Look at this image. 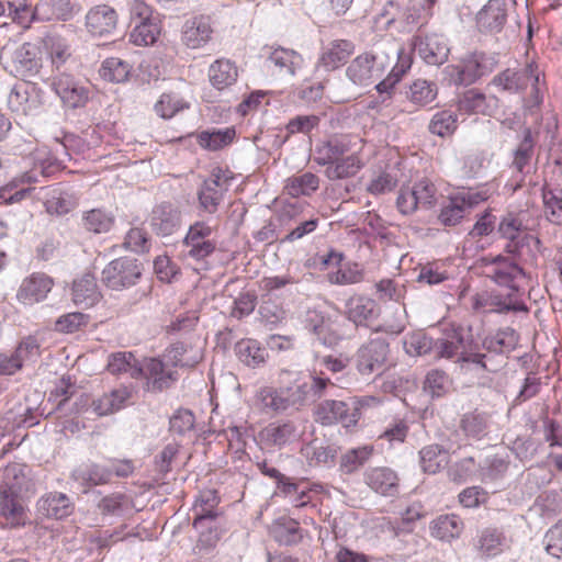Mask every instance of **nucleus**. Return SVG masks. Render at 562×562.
Instances as JSON below:
<instances>
[{
	"label": "nucleus",
	"instance_id": "37",
	"mask_svg": "<svg viewBox=\"0 0 562 562\" xmlns=\"http://www.w3.org/2000/svg\"><path fill=\"white\" fill-rule=\"evenodd\" d=\"M207 76L215 89L224 90L236 82L238 68L234 61L221 58L211 64Z\"/></svg>",
	"mask_w": 562,
	"mask_h": 562
},
{
	"label": "nucleus",
	"instance_id": "15",
	"mask_svg": "<svg viewBox=\"0 0 562 562\" xmlns=\"http://www.w3.org/2000/svg\"><path fill=\"white\" fill-rule=\"evenodd\" d=\"M315 415L316 420L323 425L341 423L344 426L349 427L356 425L359 419V414L351 412L349 403L334 400L322 402L317 406Z\"/></svg>",
	"mask_w": 562,
	"mask_h": 562
},
{
	"label": "nucleus",
	"instance_id": "7",
	"mask_svg": "<svg viewBox=\"0 0 562 562\" xmlns=\"http://www.w3.org/2000/svg\"><path fill=\"white\" fill-rule=\"evenodd\" d=\"M389 345L382 338L371 339L357 351L355 362L358 372L363 376L380 374L383 371Z\"/></svg>",
	"mask_w": 562,
	"mask_h": 562
},
{
	"label": "nucleus",
	"instance_id": "22",
	"mask_svg": "<svg viewBox=\"0 0 562 562\" xmlns=\"http://www.w3.org/2000/svg\"><path fill=\"white\" fill-rule=\"evenodd\" d=\"M36 55V48L30 43L18 47L11 56V72L24 80L33 78L41 66Z\"/></svg>",
	"mask_w": 562,
	"mask_h": 562
},
{
	"label": "nucleus",
	"instance_id": "11",
	"mask_svg": "<svg viewBox=\"0 0 562 562\" xmlns=\"http://www.w3.org/2000/svg\"><path fill=\"white\" fill-rule=\"evenodd\" d=\"M212 228L203 222H196L190 226L183 245L184 256L194 260H203L215 250V244L209 239Z\"/></svg>",
	"mask_w": 562,
	"mask_h": 562
},
{
	"label": "nucleus",
	"instance_id": "41",
	"mask_svg": "<svg viewBox=\"0 0 562 562\" xmlns=\"http://www.w3.org/2000/svg\"><path fill=\"white\" fill-rule=\"evenodd\" d=\"M496 105V99L493 97L487 98L485 94L477 90H468L458 102L460 111L470 113L487 114L493 106Z\"/></svg>",
	"mask_w": 562,
	"mask_h": 562
},
{
	"label": "nucleus",
	"instance_id": "54",
	"mask_svg": "<svg viewBox=\"0 0 562 562\" xmlns=\"http://www.w3.org/2000/svg\"><path fill=\"white\" fill-rule=\"evenodd\" d=\"M234 137L235 130L231 127L205 131L199 135V144L206 149L217 150L231 144Z\"/></svg>",
	"mask_w": 562,
	"mask_h": 562
},
{
	"label": "nucleus",
	"instance_id": "36",
	"mask_svg": "<svg viewBox=\"0 0 562 562\" xmlns=\"http://www.w3.org/2000/svg\"><path fill=\"white\" fill-rule=\"evenodd\" d=\"M297 427L292 422L272 423L260 432L261 440L273 447H282L299 438Z\"/></svg>",
	"mask_w": 562,
	"mask_h": 562
},
{
	"label": "nucleus",
	"instance_id": "26",
	"mask_svg": "<svg viewBox=\"0 0 562 562\" xmlns=\"http://www.w3.org/2000/svg\"><path fill=\"white\" fill-rule=\"evenodd\" d=\"M536 165L535 139L530 130H526L524 138L513 153L512 168L525 178L536 170Z\"/></svg>",
	"mask_w": 562,
	"mask_h": 562
},
{
	"label": "nucleus",
	"instance_id": "52",
	"mask_svg": "<svg viewBox=\"0 0 562 562\" xmlns=\"http://www.w3.org/2000/svg\"><path fill=\"white\" fill-rule=\"evenodd\" d=\"M131 72V66L116 57L106 58L99 70L100 76L110 82H124Z\"/></svg>",
	"mask_w": 562,
	"mask_h": 562
},
{
	"label": "nucleus",
	"instance_id": "58",
	"mask_svg": "<svg viewBox=\"0 0 562 562\" xmlns=\"http://www.w3.org/2000/svg\"><path fill=\"white\" fill-rule=\"evenodd\" d=\"M372 448L369 446L347 451L340 461V468L345 473H352L362 467L371 457Z\"/></svg>",
	"mask_w": 562,
	"mask_h": 562
},
{
	"label": "nucleus",
	"instance_id": "34",
	"mask_svg": "<svg viewBox=\"0 0 562 562\" xmlns=\"http://www.w3.org/2000/svg\"><path fill=\"white\" fill-rule=\"evenodd\" d=\"M355 46L346 40H337L329 43L323 50L317 66L325 70H334L342 65L353 53Z\"/></svg>",
	"mask_w": 562,
	"mask_h": 562
},
{
	"label": "nucleus",
	"instance_id": "55",
	"mask_svg": "<svg viewBox=\"0 0 562 562\" xmlns=\"http://www.w3.org/2000/svg\"><path fill=\"white\" fill-rule=\"evenodd\" d=\"M505 542L506 538L503 532L494 528H486L477 540V548L483 554L496 555L502 551Z\"/></svg>",
	"mask_w": 562,
	"mask_h": 562
},
{
	"label": "nucleus",
	"instance_id": "1",
	"mask_svg": "<svg viewBox=\"0 0 562 562\" xmlns=\"http://www.w3.org/2000/svg\"><path fill=\"white\" fill-rule=\"evenodd\" d=\"M409 67V58L402 49H392L391 54L379 50L374 54H361L352 59L346 68V76L353 85L368 87L391 68L387 77L375 86L382 97V102H385L390 99V90Z\"/></svg>",
	"mask_w": 562,
	"mask_h": 562
},
{
	"label": "nucleus",
	"instance_id": "64",
	"mask_svg": "<svg viewBox=\"0 0 562 562\" xmlns=\"http://www.w3.org/2000/svg\"><path fill=\"white\" fill-rule=\"evenodd\" d=\"M186 108L187 102L175 93H164L155 104V111L164 119H170Z\"/></svg>",
	"mask_w": 562,
	"mask_h": 562
},
{
	"label": "nucleus",
	"instance_id": "14",
	"mask_svg": "<svg viewBox=\"0 0 562 562\" xmlns=\"http://www.w3.org/2000/svg\"><path fill=\"white\" fill-rule=\"evenodd\" d=\"M212 19L209 15H194L186 20L181 40L188 48L196 49L206 45L213 34Z\"/></svg>",
	"mask_w": 562,
	"mask_h": 562
},
{
	"label": "nucleus",
	"instance_id": "13",
	"mask_svg": "<svg viewBox=\"0 0 562 562\" xmlns=\"http://www.w3.org/2000/svg\"><path fill=\"white\" fill-rule=\"evenodd\" d=\"M414 50L428 65L439 66L447 61L450 48L442 35H418L414 40Z\"/></svg>",
	"mask_w": 562,
	"mask_h": 562
},
{
	"label": "nucleus",
	"instance_id": "2",
	"mask_svg": "<svg viewBox=\"0 0 562 562\" xmlns=\"http://www.w3.org/2000/svg\"><path fill=\"white\" fill-rule=\"evenodd\" d=\"M26 476L20 465L8 467L4 471L3 484L0 488V527L18 528L29 520L27 509L23 501Z\"/></svg>",
	"mask_w": 562,
	"mask_h": 562
},
{
	"label": "nucleus",
	"instance_id": "44",
	"mask_svg": "<svg viewBox=\"0 0 562 562\" xmlns=\"http://www.w3.org/2000/svg\"><path fill=\"white\" fill-rule=\"evenodd\" d=\"M160 31L158 18L138 21L130 33V41L137 46L153 45L160 35Z\"/></svg>",
	"mask_w": 562,
	"mask_h": 562
},
{
	"label": "nucleus",
	"instance_id": "32",
	"mask_svg": "<svg viewBox=\"0 0 562 562\" xmlns=\"http://www.w3.org/2000/svg\"><path fill=\"white\" fill-rule=\"evenodd\" d=\"M505 4L501 0H490L477 13L476 24L482 32H499L506 21Z\"/></svg>",
	"mask_w": 562,
	"mask_h": 562
},
{
	"label": "nucleus",
	"instance_id": "10",
	"mask_svg": "<svg viewBox=\"0 0 562 562\" xmlns=\"http://www.w3.org/2000/svg\"><path fill=\"white\" fill-rule=\"evenodd\" d=\"M54 285L52 277L44 272H34L22 280L16 291V300L29 306L41 303L46 300Z\"/></svg>",
	"mask_w": 562,
	"mask_h": 562
},
{
	"label": "nucleus",
	"instance_id": "33",
	"mask_svg": "<svg viewBox=\"0 0 562 562\" xmlns=\"http://www.w3.org/2000/svg\"><path fill=\"white\" fill-rule=\"evenodd\" d=\"M142 376L148 381L153 390L161 391L170 386L176 380L173 372L166 368V364L155 358L146 359L140 363Z\"/></svg>",
	"mask_w": 562,
	"mask_h": 562
},
{
	"label": "nucleus",
	"instance_id": "31",
	"mask_svg": "<svg viewBox=\"0 0 562 562\" xmlns=\"http://www.w3.org/2000/svg\"><path fill=\"white\" fill-rule=\"evenodd\" d=\"M71 477L81 486L89 488L97 485H104L112 480V470L106 465L88 462L76 468Z\"/></svg>",
	"mask_w": 562,
	"mask_h": 562
},
{
	"label": "nucleus",
	"instance_id": "46",
	"mask_svg": "<svg viewBox=\"0 0 562 562\" xmlns=\"http://www.w3.org/2000/svg\"><path fill=\"white\" fill-rule=\"evenodd\" d=\"M108 370L113 374L127 373L133 379H140V363L132 352H116L109 357Z\"/></svg>",
	"mask_w": 562,
	"mask_h": 562
},
{
	"label": "nucleus",
	"instance_id": "43",
	"mask_svg": "<svg viewBox=\"0 0 562 562\" xmlns=\"http://www.w3.org/2000/svg\"><path fill=\"white\" fill-rule=\"evenodd\" d=\"M362 168L358 155L351 149L349 154L328 166L325 175L329 180L346 179L353 177Z\"/></svg>",
	"mask_w": 562,
	"mask_h": 562
},
{
	"label": "nucleus",
	"instance_id": "12",
	"mask_svg": "<svg viewBox=\"0 0 562 562\" xmlns=\"http://www.w3.org/2000/svg\"><path fill=\"white\" fill-rule=\"evenodd\" d=\"M485 198L480 193L467 192L451 198L442 205L438 221L445 226H454L470 212V210Z\"/></svg>",
	"mask_w": 562,
	"mask_h": 562
},
{
	"label": "nucleus",
	"instance_id": "4",
	"mask_svg": "<svg viewBox=\"0 0 562 562\" xmlns=\"http://www.w3.org/2000/svg\"><path fill=\"white\" fill-rule=\"evenodd\" d=\"M435 352L439 358L453 359L460 364H473L475 368L488 370L484 362L485 355L477 351V346L468 341L461 331L454 330L435 342Z\"/></svg>",
	"mask_w": 562,
	"mask_h": 562
},
{
	"label": "nucleus",
	"instance_id": "17",
	"mask_svg": "<svg viewBox=\"0 0 562 562\" xmlns=\"http://www.w3.org/2000/svg\"><path fill=\"white\" fill-rule=\"evenodd\" d=\"M379 313L378 303L363 294H355L345 303L346 317L356 326H367L378 318Z\"/></svg>",
	"mask_w": 562,
	"mask_h": 562
},
{
	"label": "nucleus",
	"instance_id": "35",
	"mask_svg": "<svg viewBox=\"0 0 562 562\" xmlns=\"http://www.w3.org/2000/svg\"><path fill=\"white\" fill-rule=\"evenodd\" d=\"M71 294L72 302L82 307H91L101 299L95 278L90 273H85L74 281Z\"/></svg>",
	"mask_w": 562,
	"mask_h": 562
},
{
	"label": "nucleus",
	"instance_id": "24",
	"mask_svg": "<svg viewBox=\"0 0 562 562\" xmlns=\"http://www.w3.org/2000/svg\"><path fill=\"white\" fill-rule=\"evenodd\" d=\"M345 322L338 314L331 316H322L321 319L313 325V333L317 340L327 347H334L339 344L346 336Z\"/></svg>",
	"mask_w": 562,
	"mask_h": 562
},
{
	"label": "nucleus",
	"instance_id": "3",
	"mask_svg": "<svg viewBox=\"0 0 562 562\" xmlns=\"http://www.w3.org/2000/svg\"><path fill=\"white\" fill-rule=\"evenodd\" d=\"M9 15L19 23H23L30 15L42 20H69L80 11L78 0H40L34 10L26 4L7 3Z\"/></svg>",
	"mask_w": 562,
	"mask_h": 562
},
{
	"label": "nucleus",
	"instance_id": "18",
	"mask_svg": "<svg viewBox=\"0 0 562 562\" xmlns=\"http://www.w3.org/2000/svg\"><path fill=\"white\" fill-rule=\"evenodd\" d=\"M149 224L157 235L170 236L181 226V212L171 203L158 204L151 211Z\"/></svg>",
	"mask_w": 562,
	"mask_h": 562
},
{
	"label": "nucleus",
	"instance_id": "42",
	"mask_svg": "<svg viewBox=\"0 0 562 562\" xmlns=\"http://www.w3.org/2000/svg\"><path fill=\"white\" fill-rule=\"evenodd\" d=\"M449 461L447 450L438 445H429L419 451V463L425 473L435 474L443 469Z\"/></svg>",
	"mask_w": 562,
	"mask_h": 562
},
{
	"label": "nucleus",
	"instance_id": "51",
	"mask_svg": "<svg viewBox=\"0 0 562 562\" xmlns=\"http://www.w3.org/2000/svg\"><path fill=\"white\" fill-rule=\"evenodd\" d=\"M517 344V336L512 328L499 329L492 336H487L483 340V348L490 352L504 353L508 352Z\"/></svg>",
	"mask_w": 562,
	"mask_h": 562
},
{
	"label": "nucleus",
	"instance_id": "63",
	"mask_svg": "<svg viewBox=\"0 0 562 562\" xmlns=\"http://www.w3.org/2000/svg\"><path fill=\"white\" fill-rule=\"evenodd\" d=\"M404 348L409 356H422L435 350V342L423 331H416L405 338Z\"/></svg>",
	"mask_w": 562,
	"mask_h": 562
},
{
	"label": "nucleus",
	"instance_id": "21",
	"mask_svg": "<svg viewBox=\"0 0 562 562\" xmlns=\"http://www.w3.org/2000/svg\"><path fill=\"white\" fill-rule=\"evenodd\" d=\"M218 497L215 491H205L201 493L196 501L193 512V527L196 530L212 529L215 519L218 517Z\"/></svg>",
	"mask_w": 562,
	"mask_h": 562
},
{
	"label": "nucleus",
	"instance_id": "16",
	"mask_svg": "<svg viewBox=\"0 0 562 562\" xmlns=\"http://www.w3.org/2000/svg\"><path fill=\"white\" fill-rule=\"evenodd\" d=\"M352 138L348 135L331 137L322 142L315 147L314 161L319 166H330L341 157L346 156L353 149L357 142L352 143Z\"/></svg>",
	"mask_w": 562,
	"mask_h": 562
},
{
	"label": "nucleus",
	"instance_id": "62",
	"mask_svg": "<svg viewBox=\"0 0 562 562\" xmlns=\"http://www.w3.org/2000/svg\"><path fill=\"white\" fill-rule=\"evenodd\" d=\"M450 387L448 374L438 369L430 370L424 382V390L431 396H442Z\"/></svg>",
	"mask_w": 562,
	"mask_h": 562
},
{
	"label": "nucleus",
	"instance_id": "9",
	"mask_svg": "<svg viewBox=\"0 0 562 562\" xmlns=\"http://www.w3.org/2000/svg\"><path fill=\"white\" fill-rule=\"evenodd\" d=\"M52 88L61 102L71 109L81 108L89 100V88L87 85L66 72L53 77Z\"/></svg>",
	"mask_w": 562,
	"mask_h": 562
},
{
	"label": "nucleus",
	"instance_id": "5",
	"mask_svg": "<svg viewBox=\"0 0 562 562\" xmlns=\"http://www.w3.org/2000/svg\"><path fill=\"white\" fill-rule=\"evenodd\" d=\"M495 66L494 58L484 53H469L457 65L451 66V78L456 85L469 86L488 75Z\"/></svg>",
	"mask_w": 562,
	"mask_h": 562
},
{
	"label": "nucleus",
	"instance_id": "61",
	"mask_svg": "<svg viewBox=\"0 0 562 562\" xmlns=\"http://www.w3.org/2000/svg\"><path fill=\"white\" fill-rule=\"evenodd\" d=\"M83 225L93 233H105L113 225V216L103 210L94 209L85 214Z\"/></svg>",
	"mask_w": 562,
	"mask_h": 562
},
{
	"label": "nucleus",
	"instance_id": "53",
	"mask_svg": "<svg viewBox=\"0 0 562 562\" xmlns=\"http://www.w3.org/2000/svg\"><path fill=\"white\" fill-rule=\"evenodd\" d=\"M258 404L267 413H280L288 409L282 389L262 387L257 394Z\"/></svg>",
	"mask_w": 562,
	"mask_h": 562
},
{
	"label": "nucleus",
	"instance_id": "20",
	"mask_svg": "<svg viewBox=\"0 0 562 562\" xmlns=\"http://www.w3.org/2000/svg\"><path fill=\"white\" fill-rule=\"evenodd\" d=\"M8 105L16 114L29 115L40 108L41 101L35 88L24 80L12 88L8 97Z\"/></svg>",
	"mask_w": 562,
	"mask_h": 562
},
{
	"label": "nucleus",
	"instance_id": "8",
	"mask_svg": "<svg viewBox=\"0 0 562 562\" xmlns=\"http://www.w3.org/2000/svg\"><path fill=\"white\" fill-rule=\"evenodd\" d=\"M498 233L508 240L505 249L509 254H520L521 248L525 245L530 246L531 243L537 249L541 245L539 238L525 233L522 221L513 213L503 216L498 224Z\"/></svg>",
	"mask_w": 562,
	"mask_h": 562
},
{
	"label": "nucleus",
	"instance_id": "38",
	"mask_svg": "<svg viewBox=\"0 0 562 562\" xmlns=\"http://www.w3.org/2000/svg\"><path fill=\"white\" fill-rule=\"evenodd\" d=\"M130 397L127 387H119L93 400L91 408L97 416H105L123 408Z\"/></svg>",
	"mask_w": 562,
	"mask_h": 562
},
{
	"label": "nucleus",
	"instance_id": "59",
	"mask_svg": "<svg viewBox=\"0 0 562 562\" xmlns=\"http://www.w3.org/2000/svg\"><path fill=\"white\" fill-rule=\"evenodd\" d=\"M364 278L363 271L357 263L347 265L335 272L327 274V279L331 284L349 285L360 283Z\"/></svg>",
	"mask_w": 562,
	"mask_h": 562
},
{
	"label": "nucleus",
	"instance_id": "23",
	"mask_svg": "<svg viewBox=\"0 0 562 562\" xmlns=\"http://www.w3.org/2000/svg\"><path fill=\"white\" fill-rule=\"evenodd\" d=\"M517 74L520 77V90L530 89L529 98L525 100V110L533 114L542 102L541 72L533 63H530L525 68L517 70Z\"/></svg>",
	"mask_w": 562,
	"mask_h": 562
},
{
	"label": "nucleus",
	"instance_id": "39",
	"mask_svg": "<svg viewBox=\"0 0 562 562\" xmlns=\"http://www.w3.org/2000/svg\"><path fill=\"white\" fill-rule=\"evenodd\" d=\"M37 510L45 517L61 519L71 513V503L64 493H48L38 499Z\"/></svg>",
	"mask_w": 562,
	"mask_h": 562
},
{
	"label": "nucleus",
	"instance_id": "47",
	"mask_svg": "<svg viewBox=\"0 0 562 562\" xmlns=\"http://www.w3.org/2000/svg\"><path fill=\"white\" fill-rule=\"evenodd\" d=\"M301 452L310 464H321L333 461L336 457L337 449L322 439L315 438L304 445Z\"/></svg>",
	"mask_w": 562,
	"mask_h": 562
},
{
	"label": "nucleus",
	"instance_id": "56",
	"mask_svg": "<svg viewBox=\"0 0 562 562\" xmlns=\"http://www.w3.org/2000/svg\"><path fill=\"white\" fill-rule=\"evenodd\" d=\"M273 538L281 544H294L302 538L299 524L292 519H282L276 522L272 529Z\"/></svg>",
	"mask_w": 562,
	"mask_h": 562
},
{
	"label": "nucleus",
	"instance_id": "49",
	"mask_svg": "<svg viewBox=\"0 0 562 562\" xmlns=\"http://www.w3.org/2000/svg\"><path fill=\"white\" fill-rule=\"evenodd\" d=\"M462 529L463 522L459 516L445 515L432 521L431 535L440 540H451L458 538Z\"/></svg>",
	"mask_w": 562,
	"mask_h": 562
},
{
	"label": "nucleus",
	"instance_id": "29",
	"mask_svg": "<svg viewBox=\"0 0 562 562\" xmlns=\"http://www.w3.org/2000/svg\"><path fill=\"white\" fill-rule=\"evenodd\" d=\"M165 357L175 367L193 368L203 359V347L200 340L189 345L177 342L167 349Z\"/></svg>",
	"mask_w": 562,
	"mask_h": 562
},
{
	"label": "nucleus",
	"instance_id": "28",
	"mask_svg": "<svg viewBox=\"0 0 562 562\" xmlns=\"http://www.w3.org/2000/svg\"><path fill=\"white\" fill-rule=\"evenodd\" d=\"M268 63L274 67L276 74L294 77L303 68L304 59L293 49L276 47L271 48Z\"/></svg>",
	"mask_w": 562,
	"mask_h": 562
},
{
	"label": "nucleus",
	"instance_id": "48",
	"mask_svg": "<svg viewBox=\"0 0 562 562\" xmlns=\"http://www.w3.org/2000/svg\"><path fill=\"white\" fill-rule=\"evenodd\" d=\"M437 93L436 83L425 79H417L408 86L405 95L413 104L425 106L436 99Z\"/></svg>",
	"mask_w": 562,
	"mask_h": 562
},
{
	"label": "nucleus",
	"instance_id": "6",
	"mask_svg": "<svg viewBox=\"0 0 562 562\" xmlns=\"http://www.w3.org/2000/svg\"><path fill=\"white\" fill-rule=\"evenodd\" d=\"M142 276L138 261L130 257L112 260L102 271L103 283L112 290H123L136 284Z\"/></svg>",
	"mask_w": 562,
	"mask_h": 562
},
{
	"label": "nucleus",
	"instance_id": "60",
	"mask_svg": "<svg viewBox=\"0 0 562 562\" xmlns=\"http://www.w3.org/2000/svg\"><path fill=\"white\" fill-rule=\"evenodd\" d=\"M457 115L450 110L436 113L429 124L432 134L446 136L452 134L457 128Z\"/></svg>",
	"mask_w": 562,
	"mask_h": 562
},
{
	"label": "nucleus",
	"instance_id": "57",
	"mask_svg": "<svg viewBox=\"0 0 562 562\" xmlns=\"http://www.w3.org/2000/svg\"><path fill=\"white\" fill-rule=\"evenodd\" d=\"M460 427L465 436L481 438L485 435L487 428V416L476 411L468 413L461 418Z\"/></svg>",
	"mask_w": 562,
	"mask_h": 562
},
{
	"label": "nucleus",
	"instance_id": "25",
	"mask_svg": "<svg viewBox=\"0 0 562 562\" xmlns=\"http://www.w3.org/2000/svg\"><path fill=\"white\" fill-rule=\"evenodd\" d=\"M227 178L221 175V171L213 172L211 178L206 179L199 192L201 207L207 213H214L227 190Z\"/></svg>",
	"mask_w": 562,
	"mask_h": 562
},
{
	"label": "nucleus",
	"instance_id": "19",
	"mask_svg": "<svg viewBox=\"0 0 562 562\" xmlns=\"http://www.w3.org/2000/svg\"><path fill=\"white\" fill-rule=\"evenodd\" d=\"M117 25V14L113 8L100 4L91 8L86 15V26L93 36L112 34Z\"/></svg>",
	"mask_w": 562,
	"mask_h": 562
},
{
	"label": "nucleus",
	"instance_id": "30",
	"mask_svg": "<svg viewBox=\"0 0 562 562\" xmlns=\"http://www.w3.org/2000/svg\"><path fill=\"white\" fill-rule=\"evenodd\" d=\"M364 481L371 490L383 496H394L398 492L397 474L385 467L368 470Z\"/></svg>",
	"mask_w": 562,
	"mask_h": 562
},
{
	"label": "nucleus",
	"instance_id": "40",
	"mask_svg": "<svg viewBox=\"0 0 562 562\" xmlns=\"http://www.w3.org/2000/svg\"><path fill=\"white\" fill-rule=\"evenodd\" d=\"M238 359L249 368H259L265 364L268 352L255 339H244L235 347Z\"/></svg>",
	"mask_w": 562,
	"mask_h": 562
},
{
	"label": "nucleus",
	"instance_id": "27",
	"mask_svg": "<svg viewBox=\"0 0 562 562\" xmlns=\"http://www.w3.org/2000/svg\"><path fill=\"white\" fill-rule=\"evenodd\" d=\"M486 274L499 285H506L512 290H516V282L525 277L524 270L516 263L496 257L490 266H487Z\"/></svg>",
	"mask_w": 562,
	"mask_h": 562
},
{
	"label": "nucleus",
	"instance_id": "50",
	"mask_svg": "<svg viewBox=\"0 0 562 562\" xmlns=\"http://www.w3.org/2000/svg\"><path fill=\"white\" fill-rule=\"evenodd\" d=\"M543 213L555 225H562V190L544 187L542 189Z\"/></svg>",
	"mask_w": 562,
	"mask_h": 562
},
{
	"label": "nucleus",
	"instance_id": "45",
	"mask_svg": "<svg viewBox=\"0 0 562 562\" xmlns=\"http://www.w3.org/2000/svg\"><path fill=\"white\" fill-rule=\"evenodd\" d=\"M318 187L319 178L312 172H305L288 178L283 190L290 196L297 198L301 195H311Z\"/></svg>",
	"mask_w": 562,
	"mask_h": 562
}]
</instances>
